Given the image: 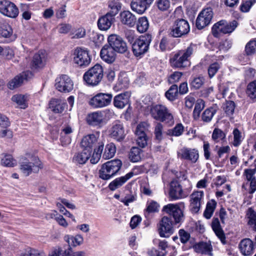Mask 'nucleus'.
I'll list each match as a JSON object with an SVG mask.
<instances>
[{"label": "nucleus", "mask_w": 256, "mask_h": 256, "mask_svg": "<svg viewBox=\"0 0 256 256\" xmlns=\"http://www.w3.org/2000/svg\"><path fill=\"white\" fill-rule=\"evenodd\" d=\"M42 167V164L38 157L30 154H27L20 164V170L26 176L32 172H38Z\"/></svg>", "instance_id": "1"}, {"label": "nucleus", "mask_w": 256, "mask_h": 256, "mask_svg": "<svg viewBox=\"0 0 256 256\" xmlns=\"http://www.w3.org/2000/svg\"><path fill=\"white\" fill-rule=\"evenodd\" d=\"M195 45L191 44L186 50V52H179L174 54L170 59L171 66L176 68H184L190 66L188 58L192 55Z\"/></svg>", "instance_id": "2"}, {"label": "nucleus", "mask_w": 256, "mask_h": 256, "mask_svg": "<svg viewBox=\"0 0 256 256\" xmlns=\"http://www.w3.org/2000/svg\"><path fill=\"white\" fill-rule=\"evenodd\" d=\"M185 208L184 202L178 204H169L164 206L162 211L164 213L172 216L175 224H181L184 219V211Z\"/></svg>", "instance_id": "3"}, {"label": "nucleus", "mask_w": 256, "mask_h": 256, "mask_svg": "<svg viewBox=\"0 0 256 256\" xmlns=\"http://www.w3.org/2000/svg\"><path fill=\"white\" fill-rule=\"evenodd\" d=\"M122 166L121 160L118 159L104 164L99 170L100 178L104 180H109L119 171Z\"/></svg>", "instance_id": "4"}, {"label": "nucleus", "mask_w": 256, "mask_h": 256, "mask_svg": "<svg viewBox=\"0 0 256 256\" xmlns=\"http://www.w3.org/2000/svg\"><path fill=\"white\" fill-rule=\"evenodd\" d=\"M103 68L99 64L94 65L86 72L83 78L86 84L94 86L98 85L103 78Z\"/></svg>", "instance_id": "5"}, {"label": "nucleus", "mask_w": 256, "mask_h": 256, "mask_svg": "<svg viewBox=\"0 0 256 256\" xmlns=\"http://www.w3.org/2000/svg\"><path fill=\"white\" fill-rule=\"evenodd\" d=\"M150 114L156 120L166 123H174L173 116L165 106L158 104L152 106L150 110Z\"/></svg>", "instance_id": "6"}, {"label": "nucleus", "mask_w": 256, "mask_h": 256, "mask_svg": "<svg viewBox=\"0 0 256 256\" xmlns=\"http://www.w3.org/2000/svg\"><path fill=\"white\" fill-rule=\"evenodd\" d=\"M150 34H144L136 39L132 45V52L134 56H139L148 51L149 46L152 42Z\"/></svg>", "instance_id": "7"}, {"label": "nucleus", "mask_w": 256, "mask_h": 256, "mask_svg": "<svg viewBox=\"0 0 256 256\" xmlns=\"http://www.w3.org/2000/svg\"><path fill=\"white\" fill-rule=\"evenodd\" d=\"M238 23L236 20L228 22L222 20L215 24L212 28V33L214 37L218 38L220 33L224 34H230L238 26Z\"/></svg>", "instance_id": "8"}, {"label": "nucleus", "mask_w": 256, "mask_h": 256, "mask_svg": "<svg viewBox=\"0 0 256 256\" xmlns=\"http://www.w3.org/2000/svg\"><path fill=\"white\" fill-rule=\"evenodd\" d=\"M190 30L188 21L184 19L176 20L169 30V34L174 38H180L187 34Z\"/></svg>", "instance_id": "9"}, {"label": "nucleus", "mask_w": 256, "mask_h": 256, "mask_svg": "<svg viewBox=\"0 0 256 256\" xmlns=\"http://www.w3.org/2000/svg\"><path fill=\"white\" fill-rule=\"evenodd\" d=\"M112 98V94L100 92L92 97L88 104L95 108H102L110 105Z\"/></svg>", "instance_id": "10"}, {"label": "nucleus", "mask_w": 256, "mask_h": 256, "mask_svg": "<svg viewBox=\"0 0 256 256\" xmlns=\"http://www.w3.org/2000/svg\"><path fill=\"white\" fill-rule=\"evenodd\" d=\"M104 136L100 137V132H96L94 134H88L82 138L80 145L82 148L92 152V148L99 146L100 141L103 142Z\"/></svg>", "instance_id": "11"}, {"label": "nucleus", "mask_w": 256, "mask_h": 256, "mask_svg": "<svg viewBox=\"0 0 256 256\" xmlns=\"http://www.w3.org/2000/svg\"><path fill=\"white\" fill-rule=\"evenodd\" d=\"M74 62L78 66L84 68L90 63L91 59L86 49L76 48L74 50Z\"/></svg>", "instance_id": "12"}, {"label": "nucleus", "mask_w": 256, "mask_h": 256, "mask_svg": "<svg viewBox=\"0 0 256 256\" xmlns=\"http://www.w3.org/2000/svg\"><path fill=\"white\" fill-rule=\"evenodd\" d=\"M108 45L112 47L116 52L124 53L128 50L126 42L119 36L112 34L108 38Z\"/></svg>", "instance_id": "13"}, {"label": "nucleus", "mask_w": 256, "mask_h": 256, "mask_svg": "<svg viewBox=\"0 0 256 256\" xmlns=\"http://www.w3.org/2000/svg\"><path fill=\"white\" fill-rule=\"evenodd\" d=\"M55 86L60 92H69L74 88V82L68 76L64 74L56 78Z\"/></svg>", "instance_id": "14"}, {"label": "nucleus", "mask_w": 256, "mask_h": 256, "mask_svg": "<svg viewBox=\"0 0 256 256\" xmlns=\"http://www.w3.org/2000/svg\"><path fill=\"white\" fill-rule=\"evenodd\" d=\"M173 222L170 218L162 217L158 226V231L161 237H168L174 232Z\"/></svg>", "instance_id": "15"}, {"label": "nucleus", "mask_w": 256, "mask_h": 256, "mask_svg": "<svg viewBox=\"0 0 256 256\" xmlns=\"http://www.w3.org/2000/svg\"><path fill=\"white\" fill-rule=\"evenodd\" d=\"M213 17V12L210 8L204 9L198 14L196 20V26L198 29L201 30L210 22Z\"/></svg>", "instance_id": "16"}, {"label": "nucleus", "mask_w": 256, "mask_h": 256, "mask_svg": "<svg viewBox=\"0 0 256 256\" xmlns=\"http://www.w3.org/2000/svg\"><path fill=\"white\" fill-rule=\"evenodd\" d=\"M0 12L7 16L14 18L18 15V10L14 3L4 0L0 2Z\"/></svg>", "instance_id": "17"}, {"label": "nucleus", "mask_w": 256, "mask_h": 256, "mask_svg": "<svg viewBox=\"0 0 256 256\" xmlns=\"http://www.w3.org/2000/svg\"><path fill=\"white\" fill-rule=\"evenodd\" d=\"M109 134L111 138L118 141L122 140L126 134L123 124L120 122H116L109 130Z\"/></svg>", "instance_id": "18"}, {"label": "nucleus", "mask_w": 256, "mask_h": 256, "mask_svg": "<svg viewBox=\"0 0 256 256\" xmlns=\"http://www.w3.org/2000/svg\"><path fill=\"white\" fill-rule=\"evenodd\" d=\"M178 156L180 159L196 163L198 159V150L194 148H183L178 152Z\"/></svg>", "instance_id": "19"}, {"label": "nucleus", "mask_w": 256, "mask_h": 256, "mask_svg": "<svg viewBox=\"0 0 256 256\" xmlns=\"http://www.w3.org/2000/svg\"><path fill=\"white\" fill-rule=\"evenodd\" d=\"M204 196L203 191H194L190 195V207L192 212H198Z\"/></svg>", "instance_id": "20"}, {"label": "nucleus", "mask_w": 256, "mask_h": 256, "mask_svg": "<svg viewBox=\"0 0 256 256\" xmlns=\"http://www.w3.org/2000/svg\"><path fill=\"white\" fill-rule=\"evenodd\" d=\"M170 197L174 200L186 198L188 194L185 193L182 186L177 181L173 180L170 184Z\"/></svg>", "instance_id": "21"}, {"label": "nucleus", "mask_w": 256, "mask_h": 256, "mask_svg": "<svg viewBox=\"0 0 256 256\" xmlns=\"http://www.w3.org/2000/svg\"><path fill=\"white\" fill-rule=\"evenodd\" d=\"M116 52L109 45L106 44L102 48L100 52L101 58L108 64L114 62L116 58Z\"/></svg>", "instance_id": "22"}, {"label": "nucleus", "mask_w": 256, "mask_h": 256, "mask_svg": "<svg viewBox=\"0 0 256 256\" xmlns=\"http://www.w3.org/2000/svg\"><path fill=\"white\" fill-rule=\"evenodd\" d=\"M47 54L45 50H41L36 53L33 56L31 67L33 69L42 68L46 64Z\"/></svg>", "instance_id": "23"}, {"label": "nucleus", "mask_w": 256, "mask_h": 256, "mask_svg": "<svg viewBox=\"0 0 256 256\" xmlns=\"http://www.w3.org/2000/svg\"><path fill=\"white\" fill-rule=\"evenodd\" d=\"M88 124L100 127L104 123V114L102 112H95L88 114L86 118Z\"/></svg>", "instance_id": "24"}, {"label": "nucleus", "mask_w": 256, "mask_h": 256, "mask_svg": "<svg viewBox=\"0 0 256 256\" xmlns=\"http://www.w3.org/2000/svg\"><path fill=\"white\" fill-rule=\"evenodd\" d=\"M130 96V94L128 92L116 95L114 98V105L118 108H123L129 104Z\"/></svg>", "instance_id": "25"}, {"label": "nucleus", "mask_w": 256, "mask_h": 256, "mask_svg": "<svg viewBox=\"0 0 256 256\" xmlns=\"http://www.w3.org/2000/svg\"><path fill=\"white\" fill-rule=\"evenodd\" d=\"M114 18L108 14L100 17L98 21V26L102 30H107L110 28L114 22Z\"/></svg>", "instance_id": "26"}, {"label": "nucleus", "mask_w": 256, "mask_h": 256, "mask_svg": "<svg viewBox=\"0 0 256 256\" xmlns=\"http://www.w3.org/2000/svg\"><path fill=\"white\" fill-rule=\"evenodd\" d=\"M240 252L244 256H250L254 252L253 242L250 238H244L239 244Z\"/></svg>", "instance_id": "27"}, {"label": "nucleus", "mask_w": 256, "mask_h": 256, "mask_svg": "<svg viewBox=\"0 0 256 256\" xmlns=\"http://www.w3.org/2000/svg\"><path fill=\"white\" fill-rule=\"evenodd\" d=\"M120 20L121 22L130 27L133 26L136 22V17L128 10H124L120 14Z\"/></svg>", "instance_id": "28"}, {"label": "nucleus", "mask_w": 256, "mask_h": 256, "mask_svg": "<svg viewBox=\"0 0 256 256\" xmlns=\"http://www.w3.org/2000/svg\"><path fill=\"white\" fill-rule=\"evenodd\" d=\"M64 238L68 244V248L79 246L84 242V238L80 234H76L75 236L66 234Z\"/></svg>", "instance_id": "29"}, {"label": "nucleus", "mask_w": 256, "mask_h": 256, "mask_svg": "<svg viewBox=\"0 0 256 256\" xmlns=\"http://www.w3.org/2000/svg\"><path fill=\"white\" fill-rule=\"evenodd\" d=\"M134 175V173L130 172L127 174L126 176L117 178L112 181L108 186L109 188L111 190H114L120 187L124 184L128 180L132 178Z\"/></svg>", "instance_id": "30"}, {"label": "nucleus", "mask_w": 256, "mask_h": 256, "mask_svg": "<svg viewBox=\"0 0 256 256\" xmlns=\"http://www.w3.org/2000/svg\"><path fill=\"white\" fill-rule=\"evenodd\" d=\"M212 227L216 236L220 240L222 243H224L225 235L220 226L218 218H213L212 222Z\"/></svg>", "instance_id": "31"}, {"label": "nucleus", "mask_w": 256, "mask_h": 256, "mask_svg": "<svg viewBox=\"0 0 256 256\" xmlns=\"http://www.w3.org/2000/svg\"><path fill=\"white\" fill-rule=\"evenodd\" d=\"M194 250L202 254H207L212 256V246L210 244L207 242H200L195 244L194 246Z\"/></svg>", "instance_id": "32"}, {"label": "nucleus", "mask_w": 256, "mask_h": 256, "mask_svg": "<svg viewBox=\"0 0 256 256\" xmlns=\"http://www.w3.org/2000/svg\"><path fill=\"white\" fill-rule=\"evenodd\" d=\"M132 10L138 14H144L148 8L142 0H132L130 3Z\"/></svg>", "instance_id": "33"}, {"label": "nucleus", "mask_w": 256, "mask_h": 256, "mask_svg": "<svg viewBox=\"0 0 256 256\" xmlns=\"http://www.w3.org/2000/svg\"><path fill=\"white\" fill-rule=\"evenodd\" d=\"M92 152L84 148L82 151L76 154L74 157L75 162L79 164H84L90 158Z\"/></svg>", "instance_id": "34"}, {"label": "nucleus", "mask_w": 256, "mask_h": 256, "mask_svg": "<svg viewBox=\"0 0 256 256\" xmlns=\"http://www.w3.org/2000/svg\"><path fill=\"white\" fill-rule=\"evenodd\" d=\"M64 106L65 104L60 99L54 98L50 102V108L55 113H62Z\"/></svg>", "instance_id": "35"}, {"label": "nucleus", "mask_w": 256, "mask_h": 256, "mask_svg": "<svg viewBox=\"0 0 256 256\" xmlns=\"http://www.w3.org/2000/svg\"><path fill=\"white\" fill-rule=\"evenodd\" d=\"M218 106L215 105L206 108L202 116V120L204 122H210L218 110Z\"/></svg>", "instance_id": "36"}, {"label": "nucleus", "mask_w": 256, "mask_h": 256, "mask_svg": "<svg viewBox=\"0 0 256 256\" xmlns=\"http://www.w3.org/2000/svg\"><path fill=\"white\" fill-rule=\"evenodd\" d=\"M108 8L110 10L107 14L114 18L120 10L122 4L118 0H112L108 2Z\"/></svg>", "instance_id": "37"}, {"label": "nucleus", "mask_w": 256, "mask_h": 256, "mask_svg": "<svg viewBox=\"0 0 256 256\" xmlns=\"http://www.w3.org/2000/svg\"><path fill=\"white\" fill-rule=\"evenodd\" d=\"M26 78L25 74H22L16 76L8 84V88L10 90H13L19 87L22 84L24 80H26Z\"/></svg>", "instance_id": "38"}, {"label": "nucleus", "mask_w": 256, "mask_h": 256, "mask_svg": "<svg viewBox=\"0 0 256 256\" xmlns=\"http://www.w3.org/2000/svg\"><path fill=\"white\" fill-rule=\"evenodd\" d=\"M19 255L20 256H45V254L43 251L28 247L22 251Z\"/></svg>", "instance_id": "39"}, {"label": "nucleus", "mask_w": 256, "mask_h": 256, "mask_svg": "<svg viewBox=\"0 0 256 256\" xmlns=\"http://www.w3.org/2000/svg\"><path fill=\"white\" fill-rule=\"evenodd\" d=\"M137 30L140 32H146L148 28L149 23L148 20L146 16H142L138 18L137 22Z\"/></svg>", "instance_id": "40"}, {"label": "nucleus", "mask_w": 256, "mask_h": 256, "mask_svg": "<svg viewBox=\"0 0 256 256\" xmlns=\"http://www.w3.org/2000/svg\"><path fill=\"white\" fill-rule=\"evenodd\" d=\"M104 142L100 141L99 146L97 149H94V152L90 160V162L93 164H96L100 160L102 151L104 148Z\"/></svg>", "instance_id": "41"}, {"label": "nucleus", "mask_w": 256, "mask_h": 256, "mask_svg": "<svg viewBox=\"0 0 256 256\" xmlns=\"http://www.w3.org/2000/svg\"><path fill=\"white\" fill-rule=\"evenodd\" d=\"M246 217L248 219V224L254 230L256 231V212L252 208H248L246 212Z\"/></svg>", "instance_id": "42"}, {"label": "nucleus", "mask_w": 256, "mask_h": 256, "mask_svg": "<svg viewBox=\"0 0 256 256\" xmlns=\"http://www.w3.org/2000/svg\"><path fill=\"white\" fill-rule=\"evenodd\" d=\"M178 86L176 84H173L166 92L165 96L169 100L174 101L178 98Z\"/></svg>", "instance_id": "43"}, {"label": "nucleus", "mask_w": 256, "mask_h": 256, "mask_svg": "<svg viewBox=\"0 0 256 256\" xmlns=\"http://www.w3.org/2000/svg\"><path fill=\"white\" fill-rule=\"evenodd\" d=\"M116 147L114 144L110 143L106 146L103 158L105 159H110L115 154Z\"/></svg>", "instance_id": "44"}, {"label": "nucleus", "mask_w": 256, "mask_h": 256, "mask_svg": "<svg viewBox=\"0 0 256 256\" xmlns=\"http://www.w3.org/2000/svg\"><path fill=\"white\" fill-rule=\"evenodd\" d=\"M12 100L15 102L21 108H26L28 106L25 96L16 94L12 97Z\"/></svg>", "instance_id": "45"}, {"label": "nucleus", "mask_w": 256, "mask_h": 256, "mask_svg": "<svg viewBox=\"0 0 256 256\" xmlns=\"http://www.w3.org/2000/svg\"><path fill=\"white\" fill-rule=\"evenodd\" d=\"M216 202L212 200L207 203L206 208L204 214L206 218L209 219L212 217L216 208Z\"/></svg>", "instance_id": "46"}, {"label": "nucleus", "mask_w": 256, "mask_h": 256, "mask_svg": "<svg viewBox=\"0 0 256 256\" xmlns=\"http://www.w3.org/2000/svg\"><path fill=\"white\" fill-rule=\"evenodd\" d=\"M170 0H156L155 2V6L160 12L168 10L170 6Z\"/></svg>", "instance_id": "47"}, {"label": "nucleus", "mask_w": 256, "mask_h": 256, "mask_svg": "<svg viewBox=\"0 0 256 256\" xmlns=\"http://www.w3.org/2000/svg\"><path fill=\"white\" fill-rule=\"evenodd\" d=\"M141 150L136 147L132 148L129 154V158L132 162H138L141 159Z\"/></svg>", "instance_id": "48"}, {"label": "nucleus", "mask_w": 256, "mask_h": 256, "mask_svg": "<svg viewBox=\"0 0 256 256\" xmlns=\"http://www.w3.org/2000/svg\"><path fill=\"white\" fill-rule=\"evenodd\" d=\"M1 164L2 166L8 167L14 166L16 162L10 154H5L1 160Z\"/></svg>", "instance_id": "49"}, {"label": "nucleus", "mask_w": 256, "mask_h": 256, "mask_svg": "<svg viewBox=\"0 0 256 256\" xmlns=\"http://www.w3.org/2000/svg\"><path fill=\"white\" fill-rule=\"evenodd\" d=\"M245 52L248 56L256 52V40L252 39L246 44L245 46Z\"/></svg>", "instance_id": "50"}, {"label": "nucleus", "mask_w": 256, "mask_h": 256, "mask_svg": "<svg viewBox=\"0 0 256 256\" xmlns=\"http://www.w3.org/2000/svg\"><path fill=\"white\" fill-rule=\"evenodd\" d=\"M204 107V102L202 100H198L196 104L193 112L194 117L195 119L199 118L200 112Z\"/></svg>", "instance_id": "51"}, {"label": "nucleus", "mask_w": 256, "mask_h": 256, "mask_svg": "<svg viewBox=\"0 0 256 256\" xmlns=\"http://www.w3.org/2000/svg\"><path fill=\"white\" fill-rule=\"evenodd\" d=\"M62 256H86V254L84 251L74 252L72 248L70 247L63 252Z\"/></svg>", "instance_id": "52"}, {"label": "nucleus", "mask_w": 256, "mask_h": 256, "mask_svg": "<svg viewBox=\"0 0 256 256\" xmlns=\"http://www.w3.org/2000/svg\"><path fill=\"white\" fill-rule=\"evenodd\" d=\"M226 136L225 134L219 128H214L213 131L212 138L214 141L217 142L223 140Z\"/></svg>", "instance_id": "53"}, {"label": "nucleus", "mask_w": 256, "mask_h": 256, "mask_svg": "<svg viewBox=\"0 0 256 256\" xmlns=\"http://www.w3.org/2000/svg\"><path fill=\"white\" fill-rule=\"evenodd\" d=\"M235 108L234 102L232 101L226 102L223 105V109L226 114L230 116L232 114Z\"/></svg>", "instance_id": "54"}, {"label": "nucleus", "mask_w": 256, "mask_h": 256, "mask_svg": "<svg viewBox=\"0 0 256 256\" xmlns=\"http://www.w3.org/2000/svg\"><path fill=\"white\" fill-rule=\"evenodd\" d=\"M246 92L251 98H256V80L248 85Z\"/></svg>", "instance_id": "55"}, {"label": "nucleus", "mask_w": 256, "mask_h": 256, "mask_svg": "<svg viewBox=\"0 0 256 256\" xmlns=\"http://www.w3.org/2000/svg\"><path fill=\"white\" fill-rule=\"evenodd\" d=\"M234 142L233 144L234 146H238L242 141V136L240 130L235 128L233 131Z\"/></svg>", "instance_id": "56"}, {"label": "nucleus", "mask_w": 256, "mask_h": 256, "mask_svg": "<svg viewBox=\"0 0 256 256\" xmlns=\"http://www.w3.org/2000/svg\"><path fill=\"white\" fill-rule=\"evenodd\" d=\"M204 79L202 76L194 78L191 82V86L195 89L200 88L204 84Z\"/></svg>", "instance_id": "57"}, {"label": "nucleus", "mask_w": 256, "mask_h": 256, "mask_svg": "<svg viewBox=\"0 0 256 256\" xmlns=\"http://www.w3.org/2000/svg\"><path fill=\"white\" fill-rule=\"evenodd\" d=\"M12 32V29L9 25H4L0 29V34L4 38L10 37Z\"/></svg>", "instance_id": "58"}, {"label": "nucleus", "mask_w": 256, "mask_h": 256, "mask_svg": "<svg viewBox=\"0 0 256 256\" xmlns=\"http://www.w3.org/2000/svg\"><path fill=\"white\" fill-rule=\"evenodd\" d=\"M90 39L96 44H99L104 41V36L101 34L92 32L91 34Z\"/></svg>", "instance_id": "59"}, {"label": "nucleus", "mask_w": 256, "mask_h": 256, "mask_svg": "<svg viewBox=\"0 0 256 256\" xmlns=\"http://www.w3.org/2000/svg\"><path fill=\"white\" fill-rule=\"evenodd\" d=\"M220 68V65L217 62H214L208 68V74L210 78H212L215 75Z\"/></svg>", "instance_id": "60"}, {"label": "nucleus", "mask_w": 256, "mask_h": 256, "mask_svg": "<svg viewBox=\"0 0 256 256\" xmlns=\"http://www.w3.org/2000/svg\"><path fill=\"white\" fill-rule=\"evenodd\" d=\"M72 28L71 24H69L62 23L58 26V32L60 34H66L68 33Z\"/></svg>", "instance_id": "61"}, {"label": "nucleus", "mask_w": 256, "mask_h": 256, "mask_svg": "<svg viewBox=\"0 0 256 256\" xmlns=\"http://www.w3.org/2000/svg\"><path fill=\"white\" fill-rule=\"evenodd\" d=\"M159 207L158 202L152 200L148 204L146 211L149 213L157 212L158 211Z\"/></svg>", "instance_id": "62"}, {"label": "nucleus", "mask_w": 256, "mask_h": 256, "mask_svg": "<svg viewBox=\"0 0 256 256\" xmlns=\"http://www.w3.org/2000/svg\"><path fill=\"white\" fill-rule=\"evenodd\" d=\"M255 2V0H248L243 2L240 6L241 10L243 12H248Z\"/></svg>", "instance_id": "63"}, {"label": "nucleus", "mask_w": 256, "mask_h": 256, "mask_svg": "<svg viewBox=\"0 0 256 256\" xmlns=\"http://www.w3.org/2000/svg\"><path fill=\"white\" fill-rule=\"evenodd\" d=\"M162 129L163 126L160 123H158L154 129V134L156 138L160 141L162 138Z\"/></svg>", "instance_id": "64"}]
</instances>
